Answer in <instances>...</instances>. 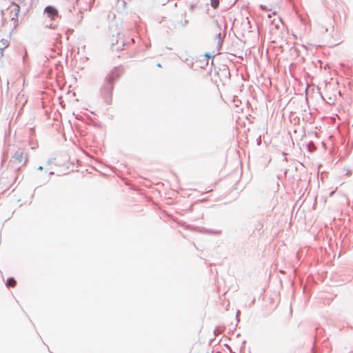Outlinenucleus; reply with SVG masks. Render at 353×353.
Masks as SVG:
<instances>
[{"label": "nucleus", "instance_id": "obj_1", "mask_svg": "<svg viewBox=\"0 0 353 353\" xmlns=\"http://www.w3.org/2000/svg\"><path fill=\"white\" fill-rule=\"evenodd\" d=\"M120 72L119 69L114 68L106 76L105 79V88L112 91L114 82L119 77Z\"/></svg>", "mask_w": 353, "mask_h": 353}, {"label": "nucleus", "instance_id": "obj_5", "mask_svg": "<svg viewBox=\"0 0 353 353\" xmlns=\"http://www.w3.org/2000/svg\"><path fill=\"white\" fill-rule=\"evenodd\" d=\"M219 4V0H211V6L216 9Z\"/></svg>", "mask_w": 353, "mask_h": 353}, {"label": "nucleus", "instance_id": "obj_4", "mask_svg": "<svg viewBox=\"0 0 353 353\" xmlns=\"http://www.w3.org/2000/svg\"><path fill=\"white\" fill-rule=\"evenodd\" d=\"M17 282L13 278L8 279L6 282V285L8 288H14L16 286Z\"/></svg>", "mask_w": 353, "mask_h": 353}, {"label": "nucleus", "instance_id": "obj_2", "mask_svg": "<svg viewBox=\"0 0 353 353\" xmlns=\"http://www.w3.org/2000/svg\"><path fill=\"white\" fill-rule=\"evenodd\" d=\"M220 48H221V43H220V41H219L218 43H217V46H216V50H213L212 52H210V53H206V54H205L203 56L204 57L205 61V64L206 65H208V61H209L210 59H212L216 54H219Z\"/></svg>", "mask_w": 353, "mask_h": 353}, {"label": "nucleus", "instance_id": "obj_3", "mask_svg": "<svg viewBox=\"0 0 353 353\" xmlns=\"http://www.w3.org/2000/svg\"><path fill=\"white\" fill-rule=\"evenodd\" d=\"M45 12L51 19H54L58 16V11L52 6H47L45 9Z\"/></svg>", "mask_w": 353, "mask_h": 353}]
</instances>
